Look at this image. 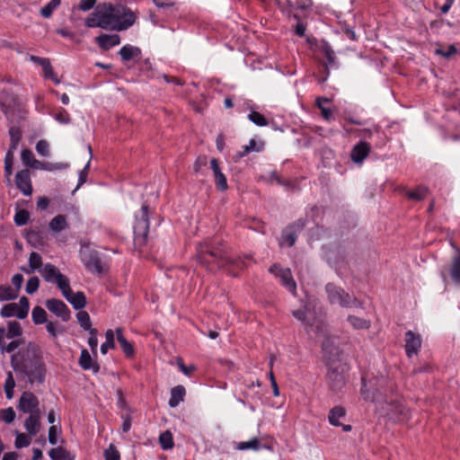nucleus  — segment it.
<instances>
[{"label":"nucleus","instance_id":"obj_26","mask_svg":"<svg viewBox=\"0 0 460 460\" xmlns=\"http://www.w3.org/2000/svg\"><path fill=\"white\" fill-rule=\"evenodd\" d=\"M450 276L455 283L460 284V250H458L453 257L450 267Z\"/></svg>","mask_w":460,"mask_h":460},{"label":"nucleus","instance_id":"obj_31","mask_svg":"<svg viewBox=\"0 0 460 460\" xmlns=\"http://www.w3.org/2000/svg\"><path fill=\"white\" fill-rule=\"evenodd\" d=\"M434 52L436 55L449 59L453 55L457 53V49L455 45H448L447 47L438 46Z\"/></svg>","mask_w":460,"mask_h":460},{"label":"nucleus","instance_id":"obj_43","mask_svg":"<svg viewBox=\"0 0 460 460\" xmlns=\"http://www.w3.org/2000/svg\"><path fill=\"white\" fill-rule=\"evenodd\" d=\"M13 152L8 150L4 157V175L11 177L13 173Z\"/></svg>","mask_w":460,"mask_h":460},{"label":"nucleus","instance_id":"obj_34","mask_svg":"<svg viewBox=\"0 0 460 460\" xmlns=\"http://www.w3.org/2000/svg\"><path fill=\"white\" fill-rule=\"evenodd\" d=\"M66 226V219L63 215L56 216L49 223L50 230H64Z\"/></svg>","mask_w":460,"mask_h":460},{"label":"nucleus","instance_id":"obj_3","mask_svg":"<svg viewBox=\"0 0 460 460\" xmlns=\"http://www.w3.org/2000/svg\"><path fill=\"white\" fill-rule=\"evenodd\" d=\"M199 253L201 262L210 265L211 271L216 268H224L228 265L240 270L246 268L243 261L240 257L234 256L231 248L217 236L200 243Z\"/></svg>","mask_w":460,"mask_h":460},{"label":"nucleus","instance_id":"obj_44","mask_svg":"<svg viewBox=\"0 0 460 460\" xmlns=\"http://www.w3.org/2000/svg\"><path fill=\"white\" fill-rule=\"evenodd\" d=\"M428 193V189L423 186H420L415 190H411L407 192V196L411 199L421 200L423 199Z\"/></svg>","mask_w":460,"mask_h":460},{"label":"nucleus","instance_id":"obj_30","mask_svg":"<svg viewBox=\"0 0 460 460\" xmlns=\"http://www.w3.org/2000/svg\"><path fill=\"white\" fill-rule=\"evenodd\" d=\"M348 321L357 330L368 329L370 327V322L361 317L355 315H349Z\"/></svg>","mask_w":460,"mask_h":460},{"label":"nucleus","instance_id":"obj_41","mask_svg":"<svg viewBox=\"0 0 460 460\" xmlns=\"http://www.w3.org/2000/svg\"><path fill=\"white\" fill-rule=\"evenodd\" d=\"M60 0H51L47 5L40 9V14L45 18H49L53 11L60 4Z\"/></svg>","mask_w":460,"mask_h":460},{"label":"nucleus","instance_id":"obj_13","mask_svg":"<svg viewBox=\"0 0 460 460\" xmlns=\"http://www.w3.org/2000/svg\"><path fill=\"white\" fill-rule=\"evenodd\" d=\"M18 409L25 413L40 412L39 400L31 392H24L19 400Z\"/></svg>","mask_w":460,"mask_h":460},{"label":"nucleus","instance_id":"obj_60","mask_svg":"<svg viewBox=\"0 0 460 460\" xmlns=\"http://www.w3.org/2000/svg\"><path fill=\"white\" fill-rule=\"evenodd\" d=\"M120 344L121 349H123L124 353L128 357H131L134 354V348L131 343H129L126 338L121 339V341H119Z\"/></svg>","mask_w":460,"mask_h":460},{"label":"nucleus","instance_id":"obj_25","mask_svg":"<svg viewBox=\"0 0 460 460\" xmlns=\"http://www.w3.org/2000/svg\"><path fill=\"white\" fill-rule=\"evenodd\" d=\"M44 234H46V232H24L26 240L34 247L43 246L46 244L43 236Z\"/></svg>","mask_w":460,"mask_h":460},{"label":"nucleus","instance_id":"obj_32","mask_svg":"<svg viewBox=\"0 0 460 460\" xmlns=\"http://www.w3.org/2000/svg\"><path fill=\"white\" fill-rule=\"evenodd\" d=\"M18 296V293L9 286H0V301L13 300Z\"/></svg>","mask_w":460,"mask_h":460},{"label":"nucleus","instance_id":"obj_40","mask_svg":"<svg viewBox=\"0 0 460 460\" xmlns=\"http://www.w3.org/2000/svg\"><path fill=\"white\" fill-rule=\"evenodd\" d=\"M330 102V100L328 98H324V97H318L316 99V105L321 110V114L326 120H330L332 118V113L331 110L323 107V102Z\"/></svg>","mask_w":460,"mask_h":460},{"label":"nucleus","instance_id":"obj_51","mask_svg":"<svg viewBox=\"0 0 460 460\" xmlns=\"http://www.w3.org/2000/svg\"><path fill=\"white\" fill-rule=\"evenodd\" d=\"M296 240V236L294 233H288L287 234L282 235L279 240V245L281 247H291Z\"/></svg>","mask_w":460,"mask_h":460},{"label":"nucleus","instance_id":"obj_17","mask_svg":"<svg viewBox=\"0 0 460 460\" xmlns=\"http://www.w3.org/2000/svg\"><path fill=\"white\" fill-rule=\"evenodd\" d=\"M65 293H62L63 296L73 305L76 310L83 309L86 305V297L82 291L74 293L69 287V289H64Z\"/></svg>","mask_w":460,"mask_h":460},{"label":"nucleus","instance_id":"obj_24","mask_svg":"<svg viewBox=\"0 0 460 460\" xmlns=\"http://www.w3.org/2000/svg\"><path fill=\"white\" fill-rule=\"evenodd\" d=\"M49 455L52 460H75V456L62 447L50 449Z\"/></svg>","mask_w":460,"mask_h":460},{"label":"nucleus","instance_id":"obj_19","mask_svg":"<svg viewBox=\"0 0 460 460\" xmlns=\"http://www.w3.org/2000/svg\"><path fill=\"white\" fill-rule=\"evenodd\" d=\"M370 146L367 142H360L354 146L350 156L353 162L361 163L369 154Z\"/></svg>","mask_w":460,"mask_h":460},{"label":"nucleus","instance_id":"obj_11","mask_svg":"<svg viewBox=\"0 0 460 460\" xmlns=\"http://www.w3.org/2000/svg\"><path fill=\"white\" fill-rule=\"evenodd\" d=\"M81 256L85 267L90 271L97 274L102 273L103 266L96 252L90 251L88 247L82 248Z\"/></svg>","mask_w":460,"mask_h":460},{"label":"nucleus","instance_id":"obj_7","mask_svg":"<svg viewBox=\"0 0 460 460\" xmlns=\"http://www.w3.org/2000/svg\"><path fill=\"white\" fill-rule=\"evenodd\" d=\"M40 274L47 282L56 283L61 293H65L64 289H69V279L55 265L45 264Z\"/></svg>","mask_w":460,"mask_h":460},{"label":"nucleus","instance_id":"obj_49","mask_svg":"<svg viewBox=\"0 0 460 460\" xmlns=\"http://www.w3.org/2000/svg\"><path fill=\"white\" fill-rule=\"evenodd\" d=\"M15 386V382L13 376L11 372L8 373L7 379L4 385V391L6 394V397L11 399L13 397V388Z\"/></svg>","mask_w":460,"mask_h":460},{"label":"nucleus","instance_id":"obj_53","mask_svg":"<svg viewBox=\"0 0 460 460\" xmlns=\"http://www.w3.org/2000/svg\"><path fill=\"white\" fill-rule=\"evenodd\" d=\"M40 287V279L38 277H31L26 284V292L28 294L35 293Z\"/></svg>","mask_w":460,"mask_h":460},{"label":"nucleus","instance_id":"obj_52","mask_svg":"<svg viewBox=\"0 0 460 460\" xmlns=\"http://www.w3.org/2000/svg\"><path fill=\"white\" fill-rule=\"evenodd\" d=\"M88 344H89L93 355H96L97 347H98V339H97V330L96 329L90 330V338L88 340Z\"/></svg>","mask_w":460,"mask_h":460},{"label":"nucleus","instance_id":"obj_6","mask_svg":"<svg viewBox=\"0 0 460 460\" xmlns=\"http://www.w3.org/2000/svg\"><path fill=\"white\" fill-rule=\"evenodd\" d=\"M326 292L328 294L329 301L332 304H337L343 307L361 305L356 297L351 296L343 289L334 286L333 284H328L326 286Z\"/></svg>","mask_w":460,"mask_h":460},{"label":"nucleus","instance_id":"obj_21","mask_svg":"<svg viewBox=\"0 0 460 460\" xmlns=\"http://www.w3.org/2000/svg\"><path fill=\"white\" fill-rule=\"evenodd\" d=\"M40 412L31 413L25 420L24 426L31 435H36L40 431Z\"/></svg>","mask_w":460,"mask_h":460},{"label":"nucleus","instance_id":"obj_48","mask_svg":"<svg viewBox=\"0 0 460 460\" xmlns=\"http://www.w3.org/2000/svg\"><path fill=\"white\" fill-rule=\"evenodd\" d=\"M248 117H249V119L251 121H252L254 124H256L257 126L262 127V126L268 125V121H267L266 118L257 111H252Z\"/></svg>","mask_w":460,"mask_h":460},{"label":"nucleus","instance_id":"obj_63","mask_svg":"<svg viewBox=\"0 0 460 460\" xmlns=\"http://www.w3.org/2000/svg\"><path fill=\"white\" fill-rule=\"evenodd\" d=\"M58 429L57 426L52 425L49 429V441L51 445H56L58 443Z\"/></svg>","mask_w":460,"mask_h":460},{"label":"nucleus","instance_id":"obj_50","mask_svg":"<svg viewBox=\"0 0 460 460\" xmlns=\"http://www.w3.org/2000/svg\"><path fill=\"white\" fill-rule=\"evenodd\" d=\"M0 418L5 423H12L15 419V411L12 407L0 411Z\"/></svg>","mask_w":460,"mask_h":460},{"label":"nucleus","instance_id":"obj_55","mask_svg":"<svg viewBox=\"0 0 460 460\" xmlns=\"http://www.w3.org/2000/svg\"><path fill=\"white\" fill-rule=\"evenodd\" d=\"M255 145H256L255 140L254 139H251L250 142H249V145L243 146V151L238 152L234 155V160L237 161V160L241 159L243 156H244L247 154H249L250 152L253 151L254 148H255Z\"/></svg>","mask_w":460,"mask_h":460},{"label":"nucleus","instance_id":"obj_35","mask_svg":"<svg viewBox=\"0 0 460 460\" xmlns=\"http://www.w3.org/2000/svg\"><path fill=\"white\" fill-rule=\"evenodd\" d=\"M159 442L163 449H171L173 447L172 435L169 430L163 432L159 437Z\"/></svg>","mask_w":460,"mask_h":460},{"label":"nucleus","instance_id":"obj_28","mask_svg":"<svg viewBox=\"0 0 460 460\" xmlns=\"http://www.w3.org/2000/svg\"><path fill=\"white\" fill-rule=\"evenodd\" d=\"M119 54L124 61H128L134 57L138 56L140 54V49L137 47L124 46L120 49Z\"/></svg>","mask_w":460,"mask_h":460},{"label":"nucleus","instance_id":"obj_18","mask_svg":"<svg viewBox=\"0 0 460 460\" xmlns=\"http://www.w3.org/2000/svg\"><path fill=\"white\" fill-rule=\"evenodd\" d=\"M210 166L214 173L217 187L223 191L226 190L228 189L227 181L225 174L221 172L216 158L210 160Z\"/></svg>","mask_w":460,"mask_h":460},{"label":"nucleus","instance_id":"obj_33","mask_svg":"<svg viewBox=\"0 0 460 460\" xmlns=\"http://www.w3.org/2000/svg\"><path fill=\"white\" fill-rule=\"evenodd\" d=\"M106 341L102 344L101 351L102 354H106L109 349H114V332L112 330H107L105 332Z\"/></svg>","mask_w":460,"mask_h":460},{"label":"nucleus","instance_id":"obj_16","mask_svg":"<svg viewBox=\"0 0 460 460\" xmlns=\"http://www.w3.org/2000/svg\"><path fill=\"white\" fill-rule=\"evenodd\" d=\"M421 345V340L419 334L411 331L405 333V351L408 357L417 354Z\"/></svg>","mask_w":460,"mask_h":460},{"label":"nucleus","instance_id":"obj_1","mask_svg":"<svg viewBox=\"0 0 460 460\" xmlns=\"http://www.w3.org/2000/svg\"><path fill=\"white\" fill-rule=\"evenodd\" d=\"M136 21V15L128 8L118 4H102L96 6L85 19L89 28L99 27L110 31H125L131 27Z\"/></svg>","mask_w":460,"mask_h":460},{"label":"nucleus","instance_id":"obj_59","mask_svg":"<svg viewBox=\"0 0 460 460\" xmlns=\"http://www.w3.org/2000/svg\"><path fill=\"white\" fill-rule=\"evenodd\" d=\"M21 344H22L21 340H15V341H11L6 346L4 344L0 348V349H1L2 353H4V352L11 353V352L14 351Z\"/></svg>","mask_w":460,"mask_h":460},{"label":"nucleus","instance_id":"obj_37","mask_svg":"<svg viewBox=\"0 0 460 460\" xmlns=\"http://www.w3.org/2000/svg\"><path fill=\"white\" fill-rule=\"evenodd\" d=\"M42 265L41 256L38 252H32L29 257V266L31 267V270H34L35 271L39 270L40 272Z\"/></svg>","mask_w":460,"mask_h":460},{"label":"nucleus","instance_id":"obj_42","mask_svg":"<svg viewBox=\"0 0 460 460\" xmlns=\"http://www.w3.org/2000/svg\"><path fill=\"white\" fill-rule=\"evenodd\" d=\"M42 69L44 72V76L46 78L51 79L56 84H60V80L58 78L57 75L55 74L49 59L42 66Z\"/></svg>","mask_w":460,"mask_h":460},{"label":"nucleus","instance_id":"obj_36","mask_svg":"<svg viewBox=\"0 0 460 460\" xmlns=\"http://www.w3.org/2000/svg\"><path fill=\"white\" fill-rule=\"evenodd\" d=\"M76 318H77V321H78L80 326L83 329L90 332V330L92 328H91V319H90L89 314L86 311H80L76 314Z\"/></svg>","mask_w":460,"mask_h":460},{"label":"nucleus","instance_id":"obj_64","mask_svg":"<svg viewBox=\"0 0 460 460\" xmlns=\"http://www.w3.org/2000/svg\"><path fill=\"white\" fill-rule=\"evenodd\" d=\"M208 164L207 156H199L194 163V172H199L202 167H205Z\"/></svg>","mask_w":460,"mask_h":460},{"label":"nucleus","instance_id":"obj_47","mask_svg":"<svg viewBox=\"0 0 460 460\" xmlns=\"http://www.w3.org/2000/svg\"><path fill=\"white\" fill-rule=\"evenodd\" d=\"M105 460H120V454L113 444L104 451Z\"/></svg>","mask_w":460,"mask_h":460},{"label":"nucleus","instance_id":"obj_20","mask_svg":"<svg viewBox=\"0 0 460 460\" xmlns=\"http://www.w3.org/2000/svg\"><path fill=\"white\" fill-rule=\"evenodd\" d=\"M99 47L102 49H109L111 47L117 46L120 42V38L118 34H102L95 39Z\"/></svg>","mask_w":460,"mask_h":460},{"label":"nucleus","instance_id":"obj_14","mask_svg":"<svg viewBox=\"0 0 460 460\" xmlns=\"http://www.w3.org/2000/svg\"><path fill=\"white\" fill-rule=\"evenodd\" d=\"M15 184L25 196L32 194V186L29 170L19 171L15 175Z\"/></svg>","mask_w":460,"mask_h":460},{"label":"nucleus","instance_id":"obj_12","mask_svg":"<svg viewBox=\"0 0 460 460\" xmlns=\"http://www.w3.org/2000/svg\"><path fill=\"white\" fill-rule=\"evenodd\" d=\"M45 305L49 312L61 318L63 322H67L70 319V310L63 301L50 298L46 301Z\"/></svg>","mask_w":460,"mask_h":460},{"label":"nucleus","instance_id":"obj_39","mask_svg":"<svg viewBox=\"0 0 460 460\" xmlns=\"http://www.w3.org/2000/svg\"><path fill=\"white\" fill-rule=\"evenodd\" d=\"M22 333L21 324L18 322L12 321L8 323V331L6 332V337L8 339H13L17 336H20Z\"/></svg>","mask_w":460,"mask_h":460},{"label":"nucleus","instance_id":"obj_57","mask_svg":"<svg viewBox=\"0 0 460 460\" xmlns=\"http://www.w3.org/2000/svg\"><path fill=\"white\" fill-rule=\"evenodd\" d=\"M30 443L31 439L23 433L18 434L15 438V447L17 448L28 447Z\"/></svg>","mask_w":460,"mask_h":460},{"label":"nucleus","instance_id":"obj_58","mask_svg":"<svg viewBox=\"0 0 460 460\" xmlns=\"http://www.w3.org/2000/svg\"><path fill=\"white\" fill-rule=\"evenodd\" d=\"M21 159L26 166H30L32 161L35 159L34 155L29 149H23L21 154Z\"/></svg>","mask_w":460,"mask_h":460},{"label":"nucleus","instance_id":"obj_8","mask_svg":"<svg viewBox=\"0 0 460 460\" xmlns=\"http://www.w3.org/2000/svg\"><path fill=\"white\" fill-rule=\"evenodd\" d=\"M344 366L341 363L333 362L330 365L327 374V380L330 388L334 392H340L346 385Z\"/></svg>","mask_w":460,"mask_h":460},{"label":"nucleus","instance_id":"obj_38","mask_svg":"<svg viewBox=\"0 0 460 460\" xmlns=\"http://www.w3.org/2000/svg\"><path fill=\"white\" fill-rule=\"evenodd\" d=\"M0 314L3 317L16 316L18 318V314H19L18 304L12 303V304L5 305L2 308Z\"/></svg>","mask_w":460,"mask_h":460},{"label":"nucleus","instance_id":"obj_23","mask_svg":"<svg viewBox=\"0 0 460 460\" xmlns=\"http://www.w3.org/2000/svg\"><path fill=\"white\" fill-rule=\"evenodd\" d=\"M186 394V390L182 385H177L171 390V398L169 400V405L174 408L183 401Z\"/></svg>","mask_w":460,"mask_h":460},{"label":"nucleus","instance_id":"obj_46","mask_svg":"<svg viewBox=\"0 0 460 460\" xmlns=\"http://www.w3.org/2000/svg\"><path fill=\"white\" fill-rule=\"evenodd\" d=\"M29 218H30L29 212L24 209H21L16 212V214L14 216V222L17 226H22L28 222Z\"/></svg>","mask_w":460,"mask_h":460},{"label":"nucleus","instance_id":"obj_2","mask_svg":"<svg viewBox=\"0 0 460 460\" xmlns=\"http://www.w3.org/2000/svg\"><path fill=\"white\" fill-rule=\"evenodd\" d=\"M361 395L364 400L376 403L398 419H400V416L406 417L407 415V410L394 395V384L385 378L375 382L372 380L367 382L366 378L362 377Z\"/></svg>","mask_w":460,"mask_h":460},{"label":"nucleus","instance_id":"obj_22","mask_svg":"<svg viewBox=\"0 0 460 460\" xmlns=\"http://www.w3.org/2000/svg\"><path fill=\"white\" fill-rule=\"evenodd\" d=\"M79 365L81 366V367L83 369L88 370V369L92 368L93 370V372H95V373L98 372L100 369L98 364L93 363L92 357H91L90 353L88 352V350L85 349H84L81 351V355L79 358Z\"/></svg>","mask_w":460,"mask_h":460},{"label":"nucleus","instance_id":"obj_9","mask_svg":"<svg viewBox=\"0 0 460 460\" xmlns=\"http://www.w3.org/2000/svg\"><path fill=\"white\" fill-rule=\"evenodd\" d=\"M135 228L138 230H149L151 227L156 228L160 226V218L152 217L150 219L149 206L142 205L139 211L135 216Z\"/></svg>","mask_w":460,"mask_h":460},{"label":"nucleus","instance_id":"obj_62","mask_svg":"<svg viewBox=\"0 0 460 460\" xmlns=\"http://www.w3.org/2000/svg\"><path fill=\"white\" fill-rule=\"evenodd\" d=\"M95 4L96 0H80L78 9L84 12L89 11L94 6Z\"/></svg>","mask_w":460,"mask_h":460},{"label":"nucleus","instance_id":"obj_10","mask_svg":"<svg viewBox=\"0 0 460 460\" xmlns=\"http://www.w3.org/2000/svg\"><path fill=\"white\" fill-rule=\"evenodd\" d=\"M270 272L279 278L281 284L293 295H296V284L292 277L290 269L281 268L279 264L275 263L270 268Z\"/></svg>","mask_w":460,"mask_h":460},{"label":"nucleus","instance_id":"obj_54","mask_svg":"<svg viewBox=\"0 0 460 460\" xmlns=\"http://www.w3.org/2000/svg\"><path fill=\"white\" fill-rule=\"evenodd\" d=\"M10 137H11V145L10 149L13 152L14 149H16L18 142L20 140V132L15 128H11L9 130Z\"/></svg>","mask_w":460,"mask_h":460},{"label":"nucleus","instance_id":"obj_5","mask_svg":"<svg viewBox=\"0 0 460 460\" xmlns=\"http://www.w3.org/2000/svg\"><path fill=\"white\" fill-rule=\"evenodd\" d=\"M292 314L305 324L307 333L313 332L316 338H323L322 347L325 352L330 354L338 353V349L332 348L331 337L328 336V326L322 319L313 317V313L305 308L295 310Z\"/></svg>","mask_w":460,"mask_h":460},{"label":"nucleus","instance_id":"obj_27","mask_svg":"<svg viewBox=\"0 0 460 460\" xmlns=\"http://www.w3.org/2000/svg\"><path fill=\"white\" fill-rule=\"evenodd\" d=\"M260 447H261V442L257 438H252L249 441L238 442L235 445V449L241 450V451L249 450V449L257 451L260 449Z\"/></svg>","mask_w":460,"mask_h":460},{"label":"nucleus","instance_id":"obj_45","mask_svg":"<svg viewBox=\"0 0 460 460\" xmlns=\"http://www.w3.org/2000/svg\"><path fill=\"white\" fill-rule=\"evenodd\" d=\"M29 307H30V303H29L28 298L25 296L21 297L19 304H18V309H19L18 318L19 319H24L28 315Z\"/></svg>","mask_w":460,"mask_h":460},{"label":"nucleus","instance_id":"obj_4","mask_svg":"<svg viewBox=\"0 0 460 460\" xmlns=\"http://www.w3.org/2000/svg\"><path fill=\"white\" fill-rule=\"evenodd\" d=\"M13 370L28 377L30 383H43L46 376V366L42 358L40 348L29 343L22 354L16 353L11 358Z\"/></svg>","mask_w":460,"mask_h":460},{"label":"nucleus","instance_id":"obj_56","mask_svg":"<svg viewBox=\"0 0 460 460\" xmlns=\"http://www.w3.org/2000/svg\"><path fill=\"white\" fill-rule=\"evenodd\" d=\"M49 143L44 139L40 140L36 145V151L38 152V154H40L42 156L49 155Z\"/></svg>","mask_w":460,"mask_h":460},{"label":"nucleus","instance_id":"obj_61","mask_svg":"<svg viewBox=\"0 0 460 460\" xmlns=\"http://www.w3.org/2000/svg\"><path fill=\"white\" fill-rule=\"evenodd\" d=\"M134 243L137 246H142L147 240V232H135Z\"/></svg>","mask_w":460,"mask_h":460},{"label":"nucleus","instance_id":"obj_15","mask_svg":"<svg viewBox=\"0 0 460 460\" xmlns=\"http://www.w3.org/2000/svg\"><path fill=\"white\" fill-rule=\"evenodd\" d=\"M346 415V411L342 406H335L330 410L328 414V420L331 425L335 427H342V430L345 432H349L352 429L351 425L349 424H342L340 420L344 418Z\"/></svg>","mask_w":460,"mask_h":460},{"label":"nucleus","instance_id":"obj_29","mask_svg":"<svg viewBox=\"0 0 460 460\" xmlns=\"http://www.w3.org/2000/svg\"><path fill=\"white\" fill-rule=\"evenodd\" d=\"M32 321L35 324H42L47 323V313L40 306H35L31 313Z\"/></svg>","mask_w":460,"mask_h":460}]
</instances>
